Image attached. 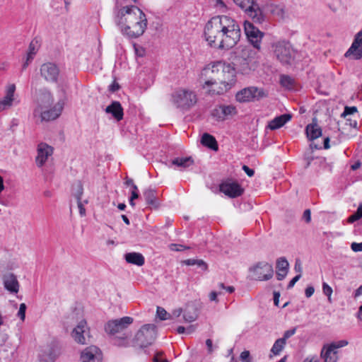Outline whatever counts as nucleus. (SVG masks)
I'll use <instances>...</instances> for the list:
<instances>
[{"mask_svg": "<svg viewBox=\"0 0 362 362\" xmlns=\"http://www.w3.org/2000/svg\"><path fill=\"white\" fill-rule=\"evenodd\" d=\"M53 153V148L45 143H40L37 146V155L35 159L38 167H42L47 162L48 158Z\"/></svg>", "mask_w": 362, "mask_h": 362, "instance_id": "obj_19", "label": "nucleus"}, {"mask_svg": "<svg viewBox=\"0 0 362 362\" xmlns=\"http://www.w3.org/2000/svg\"><path fill=\"white\" fill-rule=\"evenodd\" d=\"M206 345L207 346V349H208V352L209 354L212 353L213 352V342H212V340L210 339H208L206 340Z\"/></svg>", "mask_w": 362, "mask_h": 362, "instance_id": "obj_62", "label": "nucleus"}, {"mask_svg": "<svg viewBox=\"0 0 362 362\" xmlns=\"http://www.w3.org/2000/svg\"><path fill=\"white\" fill-rule=\"evenodd\" d=\"M351 248L354 252H362V243H353Z\"/></svg>", "mask_w": 362, "mask_h": 362, "instance_id": "obj_51", "label": "nucleus"}, {"mask_svg": "<svg viewBox=\"0 0 362 362\" xmlns=\"http://www.w3.org/2000/svg\"><path fill=\"white\" fill-rule=\"evenodd\" d=\"M3 284L5 289L11 293H17L19 291V282L16 276L12 273L6 274L3 276Z\"/></svg>", "mask_w": 362, "mask_h": 362, "instance_id": "obj_21", "label": "nucleus"}, {"mask_svg": "<svg viewBox=\"0 0 362 362\" xmlns=\"http://www.w3.org/2000/svg\"><path fill=\"white\" fill-rule=\"evenodd\" d=\"M223 108V115L225 119L228 116H233L236 114V109L233 105H221Z\"/></svg>", "mask_w": 362, "mask_h": 362, "instance_id": "obj_38", "label": "nucleus"}, {"mask_svg": "<svg viewBox=\"0 0 362 362\" xmlns=\"http://www.w3.org/2000/svg\"><path fill=\"white\" fill-rule=\"evenodd\" d=\"M361 218H362V203L359 204L356 211L349 217L348 222L352 223Z\"/></svg>", "mask_w": 362, "mask_h": 362, "instance_id": "obj_36", "label": "nucleus"}, {"mask_svg": "<svg viewBox=\"0 0 362 362\" xmlns=\"http://www.w3.org/2000/svg\"><path fill=\"white\" fill-rule=\"evenodd\" d=\"M266 96L263 89L255 86L245 88L237 93L235 98L238 102L246 103L259 100Z\"/></svg>", "mask_w": 362, "mask_h": 362, "instance_id": "obj_9", "label": "nucleus"}, {"mask_svg": "<svg viewBox=\"0 0 362 362\" xmlns=\"http://www.w3.org/2000/svg\"><path fill=\"white\" fill-rule=\"evenodd\" d=\"M303 362H320L319 357L314 354V355H308Z\"/></svg>", "mask_w": 362, "mask_h": 362, "instance_id": "obj_50", "label": "nucleus"}, {"mask_svg": "<svg viewBox=\"0 0 362 362\" xmlns=\"http://www.w3.org/2000/svg\"><path fill=\"white\" fill-rule=\"evenodd\" d=\"M76 188H77V190H76V192L75 193L74 196L76 198L77 202H78V200L81 201V196L83 194V187L80 182H78L76 184Z\"/></svg>", "mask_w": 362, "mask_h": 362, "instance_id": "obj_49", "label": "nucleus"}, {"mask_svg": "<svg viewBox=\"0 0 362 362\" xmlns=\"http://www.w3.org/2000/svg\"><path fill=\"white\" fill-rule=\"evenodd\" d=\"M25 310H26V305L25 303H21L19 307L18 312L17 315L21 318L22 321H24L25 317Z\"/></svg>", "mask_w": 362, "mask_h": 362, "instance_id": "obj_45", "label": "nucleus"}, {"mask_svg": "<svg viewBox=\"0 0 362 362\" xmlns=\"http://www.w3.org/2000/svg\"><path fill=\"white\" fill-rule=\"evenodd\" d=\"M245 11L255 23H262L264 21V16L262 11L254 2L246 8Z\"/></svg>", "mask_w": 362, "mask_h": 362, "instance_id": "obj_24", "label": "nucleus"}, {"mask_svg": "<svg viewBox=\"0 0 362 362\" xmlns=\"http://www.w3.org/2000/svg\"><path fill=\"white\" fill-rule=\"evenodd\" d=\"M356 112H357V107H355V106H351V107L346 106L344 107V110L343 113L341 114V117H345L346 116L352 115V114H354V113H355Z\"/></svg>", "mask_w": 362, "mask_h": 362, "instance_id": "obj_44", "label": "nucleus"}, {"mask_svg": "<svg viewBox=\"0 0 362 362\" xmlns=\"http://www.w3.org/2000/svg\"><path fill=\"white\" fill-rule=\"evenodd\" d=\"M139 197V192H132V194L129 199V204L132 206H134V200L135 199H137Z\"/></svg>", "mask_w": 362, "mask_h": 362, "instance_id": "obj_61", "label": "nucleus"}, {"mask_svg": "<svg viewBox=\"0 0 362 362\" xmlns=\"http://www.w3.org/2000/svg\"><path fill=\"white\" fill-rule=\"evenodd\" d=\"M170 101L177 108L188 110L196 104L197 98L192 90L178 88L172 93Z\"/></svg>", "mask_w": 362, "mask_h": 362, "instance_id": "obj_4", "label": "nucleus"}, {"mask_svg": "<svg viewBox=\"0 0 362 362\" xmlns=\"http://www.w3.org/2000/svg\"><path fill=\"white\" fill-rule=\"evenodd\" d=\"M362 295V285L359 286L354 292V298H357L360 296Z\"/></svg>", "mask_w": 362, "mask_h": 362, "instance_id": "obj_64", "label": "nucleus"}, {"mask_svg": "<svg viewBox=\"0 0 362 362\" xmlns=\"http://www.w3.org/2000/svg\"><path fill=\"white\" fill-rule=\"evenodd\" d=\"M77 205H78V209H79V213L81 214V216H85L86 214V209L81 202V201L78 200L77 202Z\"/></svg>", "mask_w": 362, "mask_h": 362, "instance_id": "obj_60", "label": "nucleus"}, {"mask_svg": "<svg viewBox=\"0 0 362 362\" xmlns=\"http://www.w3.org/2000/svg\"><path fill=\"white\" fill-rule=\"evenodd\" d=\"M41 76L49 83H57L60 71L58 66L52 62H46L40 66Z\"/></svg>", "mask_w": 362, "mask_h": 362, "instance_id": "obj_12", "label": "nucleus"}, {"mask_svg": "<svg viewBox=\"0 0 362 362\" xmlns=\"http://www.w3.org/2000/svg\"><path fill=\"white\" fill-rule=\"evenodd\" d=\"M144 197L147 204L151 207L157 209L160 202L157 198L156 191L153 189H147L144 192Z\"/></svg>", "mask_w": 362, "mask_h": 362, "instance_id": "obj_27", "label": "nucleus"}, {"mask_svg": "<svg viewBox=\"0 0 362 362\" xmlns=\"http://www.w3.org/2000/svg\"><path fill=\"white\" fill-rule=\"evenodd\" d=\"M119 14V23L124 34L132 38L144 34L147 27V19L141 9L135 6H126L120 9Z\"/></svg>", "mask_w": 362, "mask_h": 362, "instance_id": "obj_3", "label": "nucleus"}, {"mask_svg": "<svg viewBox=\"0 0 362 362\" xmlns=\"http://www.w3.org/2000/svg\"><path fill=\"white\" fill-rule=\"evenodd\" d=\"M289 264L285 257H279L276 260V277L279 281L283 280L287 275Z\"/></svg>", "mask_w": 362, "mask_h": 362, "instance_id": "obj_26", "label": "nucleus"}, {"mask_svg": "<svg viewBox=\"0 0 362 362\" xmlns=\"http://www.w3.org/2000/svg\"><path fill=\"white\" fill-rule=\"evenodd\" d=\"M349 342L346 340H340L329 344L334 350L342 348L348 345Z\"/></svg>", "mask_w": 362, "mask_h": 362, "instance_id": "obj_43", "label": "nucleus"}, {"mask_svg": "<svg viewBox=\"0 0 362 362\" xmlns=\"http://www.w3.org/2000/svg\"><path fill=\"white\" fill-rule=\"evenodd\" d=\"M201 143L203 146L208 147L209 148L215 151H218V146L216 139L214 136L208 133H204L202 135Z\"/></svg>", "mask_w": 362, "mask_h": 362, "instance_id": "obj_32", "label": "nucleus"}, {"mask_svg": "<svg viewBox=\"0 0 362 362\" xmlns=\"http://www.w3.org/2000/svg\"><path fill=\"white\" fill-rule=\"evenodd\" d=\"M64 102L59 101L54 106L43 109L37 112V116L40 117L41 122H49L56 119L61 115L64 108Z\"/></svg>", "mask_w": 362, "mask_h": 362, "instance_id": "obj_15", "label": "nucleus"}, {"mask_svg": "<svg viewBox=\"0 0 362 362\" xmlns=\"http://www.w3.org/2000/svg\"><path fill=\"white\" fill-rule=\"evenodd\" d=\"M119 86L117 83L116 82H113L110 86H109V90L111 91V92H115L117 91V90H119Z\"/></svg>", "mask_w": 362, "mask_h": 362, "instance_id": "obj_63", "label": "nucleus"}, {"mask_svg": "<svg viewBox=\"0 0 362 362\" xmlns=\"http://www.w3.org/2000/svg\"><path fill=\"white\" fill-rule=\"evenodd\" d=\"M204 35L211 47L229 49L240 40L241 30L235 19L223 15L214 16L206 23Z\"/></svg>", "mask_w": 362, "mask_h": 362, "instance_id": "obj_1", "label": "nucleus"}, {"mask_svg": "<svg viewBox=\"0 0 362 362\" xmlns=\"http://www.w3.org/2000/svg\"><path fill=\"white\" fill-rule=\"evenodd\" d=\"M303 219L305 221L306 223H310L311 221V212L310 209H306L303 212Z\"/></svg>", "mask_w": 362, "mask_h": 362, "instance_id": "obj_55", "label": "nucleus"}, {"mask_svg": "<svg viewBox=\"0 0 362 362\" xmlns=\"http://www.w3.org/2000/svg\"><path fill=\"white\" fill-rule=\"evenodd\" d=\"M218 288L221 289H225L227 292L230 293H232L235 291V288L233 286H226L223 283L218 284Z\"/></svg>", "mask_w": 362, "mask_h": 362, "instance_id": "obj_58", "label": "nucleus"}, {"mask_svg": "<svg viewBox=\"0 0 362 362\" xmlns=\"http://www.w3.org/2000/svg\"><path fill=\"white\" fill-rule=\"evenodd\" d=\"M286 344V341H285L284 339H282L281 338L276 339L271 349V352L274 356L279 355L281 351L284 349Z\"/></svg>", "mask_w": 362, "mask_h": 362, "instance_id": "obj_34", "label": "nucleus"}, {"mask_svg": "<svg viewBox=\"0 0 362 362\" xmlns=\"http://www.w3.org/2000/svg\"><path fill=\"white\" fill-rule=\"evenodd\" d=\"M40 48V43L37 39H33L28 47L26 62L23 65V69H25L29 63L33 59Z\"/></svg>", "mask_w": 362, "mask_h": 362, "instance_id": "obj_29", "label": "nucleus"}, {"mask_svg": "<svg viewBox=\"0 0 362 362\" xmlns=\"http://www.w3.org/2000/svg\"><path fill=\"white\" fill-rule=\"evenodd\" d=\"M157 316L161 320H165L167 319L170 318V314L167 313V311L161 307L157 308L156 311Z\"/></svg>", "mask_w": 362, "mask_h": 362, "instance_id": "obj_40", "label": "nucleus"}, {"mask_svg": "<svg viewBox=\"0 0 362 362\" xmlns=\"http://www.w3.org/2000/svg\"><path fill=\"white\" fill-rule=\"evenodd\" d=\"M54 102V98L51 92L46 89H40L37 96V107L34 110L33 115L37 116V112L43 109L50 107Z\"/></svg>", "mask_w": 362, "mask_h": 362, "instance_id": "obj_14", "label": "nucleus"}, {"mask_svg": "<svg viewBox=\"0 0 362 362\" xmlns=\"http://www.w3.org/2000/svg\"><path fill=\"white\" fill-rule=\"evenodd\" d=\"M79 362H102L100 350L95 346L86 347L81 352Z\"/></svg>", "mask_w": 362, "mask_h": 362, "instance_id": "obj_18", "label": "nucleus"}, {"mask_svg": "<svg viewBox=\"0 0 362 362\" xmlns=\"http://www.w3.org/2000/svg\"><path fill=\"white\" fill-rule=\"evenodd\" d=\"M274 53L277 59L284 65H291L294 62L297 51L286 40L278 41L273 44Z\"/></svg>", "mask_w": 362, "mask_h": 362, "instance_id": "obj_5", "label": "nucleus"}, {"mask_svg": "<svg viewBox=\"0 0 362 362\" xmlns=\"http://www.w3.org/2000/svg\"><path fill=\"white\" fill-rule=\"evenodd\" d=\"M124 259L127 263L139 267L143 266L145 263L144 257L139 252H128L124 255Z\"/></svg>", "mask_w": 362, "mask_h": 362, "instance_id": "obj_28", "label": "nucleus"}, {"mask_svg": "<svg viewBox=\"0 0 362 362\" xmlns=\"http://www.w3.org/2000/svg\"><path fill=\"white\" fill-rule=\"evenodd\" d=\"M344 56L354 60L362 59V29L355 35L354 41Z\"/></svg>", "mask_w": 362, "mask_h": 362, "instance_id": "obj_16", "label": "nucleus"}, {"mask_svg": "<svg viewBox=\"0 0 362 362\" xmlns=\"http://www.w3.org/2000/svg\"><path fill=\"white\" fill-rule=\"evenodd\" d=\"M156 338V327L153 324L144 325L135 335L136 343L141 347L152 344Z\"/></svg>", "mask_w": 362, "mask_h": 362, "instance_id": "obj_7", "label": "nucleus"}, {"mask_svg": "<svg viewBox=\"0 0 362 362\" xmlns=\"http://www.w3.org/2000/svg\"><path fill=\"white\" fill-rule=\"evenodd\" d=\"M202 76L208 79L205 81L206 86L221 84L218 88L209 90L211 94L220 95L230 89L236 81L235 68L230 64L217 61L207 65L202 71Z\"/></svg>", "mask_w": 362, "mask_h": 362, "instance_id": "obj_2", "label": "nucleus"}, {"mask_svg": "<svg viewBox=\"0 0 362 362\" xmlns=\"http://www.w3.org/2000/svg\"><path fill=\"white\" fill-rule=\"evenodd\" d=\"M292 118L291 114H283L274 117L268 124V128L271 130L278 129L289 122Z\"/></svg>", "mask_w": 362, "mask_h": 362, "instance_id": "obj_25", "label": "nucleus"}, {"mask_svg": "<svg viewBox=\"0 0 362 362\" xmlns=\"http://www.w3.org/2000/svg\"><path fill=\"white\" fill-rule=\"evenodd\" d=\"M169 247L170 249L173 251H182L189 248V247H186L180 244H170Z\"/></svg>", "mask_w": 362, "mask_h": 362, "instance_id": "obj_46", "label": "nucleus"}, {"mask_svg": "<svg viewBox=\"0 0 362 362\" xmlns=\"http://www.w3.org/2000/svg\"><path fill=\"white\" fill-rule=\"evenodd\" d=\"M193 163L194 160L192 157H178L174 158L171 162L172 165H176L183 169L189 167L190 165H193Z\"/></svg>", "mask_w": 362, "mask_h": 362, "instance_id": "obj_33", "label": "nucleus"}, {"mask_svg": "<svg viewBox=\"0 0 362 362\" xmlns=\"http://www.w3.org/2000/svg\"><path fill=\"white\" fill-rule=\"evenodd\" d=\"M255 55V52L250 47H243L237 52L233 64L242 74H248L251 69V63Z\"/></svg>", "mask_w": 362, "mask_h": 362, "instance_id": "obj_6", "label": "nucleus"}, {"mask_svg": "<svg viewBox=\"0 0 362 362\" xmlns=\"http://www.w3.org/2000/svg\"><path fill=\"white\" fill-rule=\"evenodd\" d=\"M315 292V288L312 286H308L305 290V295L307 298L311 297Z\"/></svg>", "mask_w": 362, "mask_h": 362, "instance_id": "obj_56", "label": "nucleus"}, {"mask_svg": "<svg viewBox=\"0 0 362 362\" xmlns=\"http://www.w3.org/2000/svg\"><path fill=\"white\" fill-rule=\"evenodd\" d=\"M244 30L249 42L255 48L259 49L264 33L248 21L244 23Z\"/></svg>", "mask_w": 362, "mask_h": 362, "instance_id": "obj_10", "label": "nucleus"}, {"mask_svg": "<svg viewBox=\"0 0 362 362\" xmlns=\"http://www.w3.org/2000/svg\"><path fill=\"white\" fill-rule=\"evenodd\" d=\"M243 170L245 171V173L249 176V177H252L255 174V171L253 169L249 168L248 166L247 165H243Z\"/></svg>", "mask_w": 362, "mask_h": 362, "instance_id": "obj_59", "label": "nucleus"}, {"mask_svg": "<svg viewBox=\"0 0 362 362\" xmlns=\"http://www.w3.org/2000/svg\"><path fill=\"white\" fill-rule=\"evenodd\" d=\"M219 189L230 198L238 197L243 193V189L237 182L226 180L219 185Z\"/></svg>", "mask_w": 362, "mask_h": 362, "instance_id": "obj_17", "label": "nucleus"}, {"mask_svg": "<svg viewBox=\"0 0 362 362\" xmlns=\"http://www.w3.org/2000/svg\"><path fill=\"white\" fill-rule=\"evenodd\" d=\"M183 262L185 264L188 266L196 265L203 271H206L208 268L206 263L202 259H188L185 260Z\"/></svg>", "mask_w": 362, "mask_h": 362, "instance_id": "obj_35", "label": "nucleus"}, {"mask_svg": "<svg viewBox=\"0 0 362 362\" xmlns=\"http://www.w3.org/2000/svg\"><path fill=\"white\" fill-rule=\"evenodd\" d=\"M280 83L283 87L291 88L293 84V80L288 76L283 75L280 78Z\"/></svg>", "mask_w": 362, "mask_h": 362, "instance_id": "obj_37", "label": "nucleus"}, {"mask_svg": "<svg viewBox=\"0 0 362 362\" xmlns=\"http://www.w3.org/2000/svg\"><path fill=\"white\" fill-rule=\"evenodd\" d=\"M133 322L131 317H123L120 319L108 321L105 325V332L110 335H115L127 328Z\"/></svg>", "mask_w": 362, "mask_h": 362, "instance_id": "obj_11", "label": "nucleus"}, {"mask_svg": "<svg viewBox=\"0 0 362 362\" xmlns=\"http://www.w3.org/2000/svg\"><path fill=\"white\" fill-rule=\"evenodd\" d=\"M294 269L296 272L298 273V274H302V264L300 259H296L294 265Z\"/></svg>", "mask_w": 362, "mask_h": 362, "instance_id": "obj_52", "label": "nucleus"}, {"mask_svg": "<svg viewBox=\"0 0 362 362\" xmlns=\"http://www.w3.org/2000/svg\"><path fill=\"white\" fill-rule=\"evenodd\" d=\"M250 271L253 272L255 279L259 281L269 280L274 275L272 265L265 262H258Z\"/></svg>", "mask_w": 362, "mask_h": 362, "instance_id": "obj_13", "label": "nucleus"}, {"mask_svg": "<svg viewBox=\"0 0 362 362\" xmlns=\"http://www.w3.org/2000/svg\"><path fill=\"white\" fill-rule=\"evenodd\" d=\"M320 357L324 362H337L339 360L338 351L334 350L329 344H325L320 351Z\"/></svg>", "mask_w": 362, "mask_h": 362, "instance_id": "obj_22", "label": "nucleus"}, {"mask_svg": "<svg viewBox=\"0 0 362 362\" xmlns=\"http://www.w3.org/2000/svg\"><path fill=\"white\" fill-rule=\"evenodd\" d=\"M215 6L216 8L221 9L222 12H224L226 9V6L223 0H216Z\"/></svg>", "mask_w": 362, "mask_h": 362, "instance_id": "obj_53", "label": "nucleus"}, {"mask_svg": "<svg viewBox=\"0 0 362 362\" xmlns=\"http://www.w3.org/2000/svg\"><path fill=\"white\" fill-rule=\"evenodd\" d=\"M71 337L75 342L80 344H87L90 342L92 336L90 328L86 320H81L71 332Z\"/></svg>", "mask_w": 362, "mask_h": 362, "instance_id": "obj_8", "label": "nucleus"}, {"mask_svg": "<svg viewBox=\"0 0 362 362\" xmlns=\"http://www.w3.org/2000/svg\"><path fill=\"white\" fill-rule=\"evenodd\" d=\"M211 115L218 121H223L226 119L223 115V108L221 105L214 109Z\"/></svg>", "mask_w": 362, "mask_h": 362, "instance_id": "obj_39", "label": "nucleus"}, {"mask_svg": "<svg viewBox=\"0 0 362 362\" xmlns=\"http://www.w3.org/2000/svg\"><path fill=\"white\" fill-rule=\"evenodd\" d=\"M105 111L106 113L110 114L117 122H119L123 119V108L120 103L118 101H112L110 105L106 107Z\"/></svg>", "mask_w": 362, "mask_h": 362, "instance_id": "obj_23", "label": "nucleus"}, {"mask_svg": "<svg viewBox=\"0 0 362 362\" xmlns=\"http://www.w3.org/2000/svg\"><path fill=\"white\" fill-rule=\"evenodd\" d=\"M240 358L242 361L250 362V351H244L240 354Z\"/></svg>", "mask_w": 362, "mask_h": 362, "instance_id": "obj_57", "label": "nucleus"}, {"mask_svg": "<svg viewBox=\"0 0 362 362\" xmlns=\"http://www.w3.org/2000/svg\"><path fill=\"white\" fill-rule=\"evenodd\" d=\"M16 91L15 84H9L6 88V95L0 100V111L8 109L15 101L14 94Z\"/></svg>", "mask_w": 362, "mask_h": 362, "instance_id": "obj_20", "label": "nucleus"}, {"mask_svg": "<svg viewBox=\"0 0 362 362\" xmlns=\"http://www.w3.org/2000/svg\"><path fill=\"white\" fill-rule=\"evenodd\" d=\"M233 1L236 5L244 10L253 3L252 0H233Z\"/></svg>", "mask_w": 362, "mask_h": 362, "instance_id": "obj_42", "label": "nucleus"}, {"mask_svg": "<svg viewBox=\"0 0 362 362\" xmlns=\"http://www.w3.org/2000/svg\"><path fill=\"white\" fill-rule=\"evenodd\" d=\"M197 308L194 305H188L184 310L182 318L185 322H192L198 317Z\"/></svg>", "mask_w": 362, "mask_h": 362, "instance_id": "obj_30", "label": "nucleus"}, {"mask_svg": "<svg viewBox=\"0 0 362 362\" xmlns=\"http://www.w3.org/2000/svg\"><path fill=\"white\" fill-rule=\"evenodd\" d=\"M301 274H298L293 277L288 283L287 288H291L294 286L295 284L300 279Z\"/></svg>", "mask_w": 362, "mask_h": 362, "instance_id": "obj_54", "label": "nucleus"}, {"mask_svg": "<svg viewBox=\"0 0 362 362\" xmlns=\"http://www.w3.org/2000/svg\"><path fill=\"white\" fill-rule=\"evenodd\" d=\"M296 329L297 328L296 327H293V329H288V330H286L284 333V336L283 337L281 338L282 339H284L285 341H286V340L290 338L291 337H292L293 335L295 334L296 332Z\"/></svg>", "mask_w": 362, "mask_h": 362, "instance_id": "obj_48", "label": "nucleus"}, {"mask_svg": "<svg viewBox=\"0 0 362 362\" xmlns=\"http://www.w3.org/2000/svg\"><path fill=\"white\" fill-rule=\"evenodd\" d=\"M322 292L326 296H327L328 300L331 302V296L333 290L326 282L322 283Z\"/></svg>", "mask_w": 362, "mask_h": 362, "instance_id": "obj_41", "label": "nucleus"}, {"mask_svg": "<svg viewBox=\"0 0 362 362\" xmlns=\"http://www.w3.org/2000/svg\"><path fill=\"white\" fill-rule=\"evenodd\" d=\"M163 353L162 351L156 352V354L153 356V361L154 362H168V361L166 358H164L163 357Z\"/></svg>", "mask_w": 362, "mask_h": 362, "instance_id": "obj_47", "label": "nucleus"}, {"mask_svg": "<svg viewBox=\"0 0 362 362\" xmlns=\"http://www.w3.org/2000/svg\"><path fill=\"white\" fill-rule=\"evenodd\" d=\"M305 132L309 140H315L322 135V129L316 123L308 124Z\"/></svg>", "mask_w": 362, "mask_h": 362, "instance_id": "obj_31", "label": "nucleus"}]
</instances>
